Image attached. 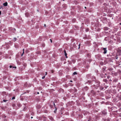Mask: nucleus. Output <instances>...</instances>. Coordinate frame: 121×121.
I'll return each instance as SVG.
<instances>
[{
  "label": "nucleus",
  "instance_id": "obj_1",
  "mask_svg": "<svg viewBox=\"0 0 121 121\" xmlns=\"http://www.w3.org/2000/svg\"><path fill=\"white\" fill-rule=\"evenodd\" d=\"M103 50L104 51V54H105L107 53V51L106 50V48H103Z\"/></svg>",
  "mask_w": 121,
  "mask_h": 121
},
{
  "label": "nucleus",
  "instance_id": "obj_2",
  "mask_svg": "<svg viewBox=\"0 0 121 121\" xmlns=\"http://www.w3.org/2000/svg\"><path fill=\"white\" fill-rule=\"evenodd\" d=\"M7 2H6L4 3L3 4L4 6H6L7 5Z\"/></svg>",
  "mask_w": 121,
  "mask_h": 121
},
{
  "label": "nucleus",
  "instance_id": "obj_3",
  "mask_svg": "<svg viewBox=\"0 0 121 121\" xmlns=\"http://www.w3.org/2000/svg\"><path fill=\"white\" fill-rule=\"evenodd\" d=\"M23 52L22 53L21 55V56H23V54H24V49H23Z\"/></svg>",
  "mask_w": 121,
  "mask_h": 121
},
{
  "label": "nucleus",
  "instance_id": "obj_4",
  "mask_svg": "<svg viewBox=\"0 0 121 121\" xmlns=\"http://www.w3.org/2000/svg\"><path fill=\"white\" fill-rule=\"evenodd\" d=\"M65 55L66 56V58H67V53H65Z\"/></svg>",
  "mask_w": 121,
  "mask_h": 121
},
{
  "label": "nucleus",
  "instance_id": "obj_5",
  "mask_svg": "<svg viewBox=\"0 0 121 121\" xmlns=\"http://www.w3.org/2000/svg\"><path fill=\"white\" fill-rule=\"evenodd\" d=\"M77 74V73L76 72H74L73 73V75H75Z\"/></svg>",
  "mask_w": 121,
  "mask_h": 121
},
{
  "label": "nucleus",
  "instance_id": "obj_6",
  "mask_svg": "<svg viewBox=\"0 0 121 121\" xmlns=\"http://www.w3.org/2000/svg\"><path fill=\"white\" fill-rule=\"evenodd\" d=\"M57 110V108H56L55 109V110L54 111V112L56 113V111Z\"/></svg>",
  "mask_w": 121,
  "mask_h": 121
},
{
  "label": "nucleus",
  "instance_id": "obj_7",
  "mask_svg": "<svg viewBox=\"0 0 121 121\" xmlns=\"http://www.w3.org/2000/svg\"><path fill=\"white\" fill-rule=\"evenodd\" d=\"M45 76H43L42 77V78L43 79H44L45 78Z\"/></svg>",
  "mask_w": 121,
  "mask_h": 121
},
{
  "label": "nucleus",
  "instance_id": "obj_8",
  "mask_svg": "<svg viewBox=\"0 0 121 121\" xmlns=\"http://www.w3.org/2000/svg\"><path fill=\"white\" fill-rule=\"evenodd\" d=\"M15 97H13V98H12V99H15Z\"/></svg>",
  "mask_w": 121,
  "mask_h": 121
},
{
  "label": "nucleus",
  "instance_id": "obj_9",
  "mask_svg": "<svg viewBox=\"0 0 121 121\" xmlns=\"http://www.w3.org/2000/svg\"><path fill=\"white\" fill-rule=\"evenodd\" d=\"M12 66L11 65H10L9 66V67L10 68H12Z\"/></svg>",
  "mask_w": 121,
  "mask_h": 121
},
{
  "label": "nucleus",
  "instance_id": "obj_10",
  "mask_svg": "<svg viewBox=\"0 0 121 121\" xmlns=\"http://www.w3.org/2000/svg\"><path fill=\"white\" fill-rule=\"evenodd\" d=\"M3 101H4V102H6V101H7V100H3Z\"/></svg>",
  "mask_w": 121,
  "mask_h": 121
},
{
  "label": "nucleus",
  "instance_id": "obj_11",
  "mask_svg": "<svg viewBox=\"0 0 121 121\" xmlns=\"http://www.w3.org/2000/svg\"><path fill=\"white\" fill-rule=\"evenodd\" d=\"M14 39H15V41L16 40V38H14Z\"/></svg>",
  "mask_w": 121,
  "mask_h": 121
},
{
  "label": "nucleus",
  "instance_id": "obj_12",
  "mask_svg": "<svg viewBox=\"0 0 121 121\" xmlns=\"http://www.w3.org/2000/svg\"><path fill=\"white\" fill-rule=\"evenodd\" d=\"M64 52L65 53H66V52L65 50H64Z\"/></svg>",
  "mask_w": 121,
  "mask_h": 121
},
{
  "label": "nucleus",
  "instance_id": "obj_13",
  "mask_svg": "<svg viewBox=\"0 0 121 121\" xmlns=\"http://www.w3.org/2000/svg\"><path fill=\"white\" fill-rule=\"evenodd\" d=\"M13 68H16V66H15V67H13Z\"/></svg>",
  "mask_w": 121,
  "mask_h": 121
},
{
  "label": "nucleus",
  "instance_id": "obj_14",
  "mask_svg": "<svg viewBox=\"0 0 121 121\" xmlns=\"http://www.w3.org/2000/svg\"><path fill=\"white\" fill-rule=\"evenodd\" d=\"M80 44H79V47H78V48H80Z\"/></svg>",
  "mask_w": 121,
  "mask_h": 121
},
{
  "label": "nucleus",
  "instance_id": "obj_15",
  "mask_svg": "<svg viewBox=\"0 0 121 121\" xmlns=\"http://www.w3.org/2000/svg\"><path fill=\"white\" fill-rule=\"evenodd\" d=\"M50 40L51 41V43H52V40L51 39H50Z\"/></svg>",
  "mask_w": 121,
  "mask_h": 121
},
{
  "label": "nucleus",
  "instance_id": "obj_16",
  "mask_svg": "<svg viewBox=\"0 0 121 121\" xmlns=\"http://www.w3.org/2000/svg\"><path fill=\"white\" fill-rule=\"evenodd\" d=\"M44 26L45 27L46 26V24H44Z\"/></svg>",
  "mask_w": 121,
  "mask_h": 121
},
{
  "label": "nucleus",
  "instance_id": "obj_17",
  "mask_svg": "<svg viewBox=\"0 0 121 121\" xmlns=\"http://www.w3.org/2000/svg\"><path fill=\"white\" fill-rule=\"evenodd\" d=\"M1 14V12L0 11V15Z\"/></svg>",
  "mask_w": 121,
  "mask_h": 121
},
{
  "label": "nucleus",
  "instance_id": "obj_18",
  "mask_svg": "<svg viewBox=\"0 0 121 121\" xmlns=\"http://www.w3.org/2000/svg\"><path fill=\"white\" fill-rule=\"evenodd\" d=\"M47 72H46V74H45V75H46L47 74Z\"/></svg>",
  "mask_w": 121,
  "mask_h": 121
},
{
  "label": "nucleus",
  "instance_id": "obj_19",
  "mask_svg": "<svg viewBox=\"0 0 121 121\" xmlns=\"http://www.w3.org/2000/svg\"><path fill=\"white\" fill-rule=\"evenodd\" d=\"M53 104H54V106H55V104L54 103Z\"/></svg>",
  "mask_w": 121,
  "mask_h": 121
},
{
  "label": "nucleus",
  "instance_id": "obj_20",
  "mask_svg": "<svg viewBox=\"0 0 121 121\" xmlns=\"http://www.w3.org/2000/svg\"><path fill=\"white\" fill-rule=\"evenodd\" d=\"M70 81V82H72V80H71V81Z\"/></svg>",
  "mask_w": 121,
  "mask_h": 121
},
{
  "label": "nucleus",
  "instance_id": "obj_21",
  "mask_svg": "<svg viewBox=\"0 0 121 121\" xmlns=\"http://www.w3.org/2000/svg\"><path fill=\"white\" fill-rule=\"evenodd\" d=\"M37 93L38 94H39V92H37Z\"/></svg>",
  "mask_w": 121,
  "mask_h": 121
},
{
  "label": "nucleus",
  "instance_id": "obj_22",
  "mask_svg": "<svg viewBox=\"0 0 121 121\" xmlns=\"http://www.w3.org/2000/svg\"><path fill=\"white\" fill-rule=\"evenodd\" d=\"M52 73H53V71H52Z\"/></svg>",
  "mask_w": 121,
  "mask_h": 121
},
{
  "label": "nucleus",
  "instance_id": "obj_23",
  "mask_svg": "<svg viewBox=\"0 0 121 121\" xmlns=\"http://www.w3.org/2000/svg\"><path fill=\"white\" fill-rule=\"evenodd\" d=\"M33 118V117H31V118Z\"/></svg>",
  "mask_w": 121,
  "mask_h": 121
},
{
  "label": "nucleus",
  "instance_id": "obj_24",
  "mask_svg": "<svg viewBox=\"0 0 121 121\" xmlns=\"http://www.w3.org/2000/svg\"><path fill=\"white\" fill-rule=\"evenodd\" d=\"M85 8H86V7H85Z\"/></svg>",
  "mask_w": 121,
  "mask_h": 121
},
{
  "label": "nucleus",
  "instance_id": "obj_25",
  "mask_svg": "<svg viewBox=\"0 0 121 121\" xmlns=\"http://www.w3.org/2000/svg\"><path fill=\"white\" fill-rule=\"evenodd\" d=\"M120 25H121V23H120Z\"/></svg>",
  "mask_w": 121,
  "mask_h": 121
},
{
  "label": "nucleus",
  "instance_id": "obj_26",
  "mask_svg": "<svg viewBox=\"0 0 121 121\" xmlns=\"http://www.w3.org/2000/svg\"><path fill=\"white\" fill-rule=\"evenodd\" d=\"M14 29V30H15V29Z\"/></svg>",
  "mask_w": 121,
  "mask_h": 121
}]
</instances>
